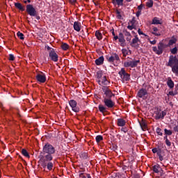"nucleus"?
Here are the masks:
<instances>
[{
  "instance_id": "nucleus-42",
  "label": "nucleus",
  "mask_w": 178,
  "mask_h": 178,
  "mask_svg": "<svg viewBox=\"0 0 178 178\" xmlns=\"http://www.w3.org/2000/svg\"><path fill=\"white\" fill-rule=\"evenodd\" d=\"M117 17L120 20L122 19V15H120V11L116 10Z\"/></svg>"
},
{
  "instance_id": "nucleus-28",
  "label": "nucleus",
  "mask_w": 178,
  "mask_h": 178,
  "mask_svg": "<svg viewBox=\"0 0 178 178\" xmlns=\"http://www.w3.org/2000/svg\"><path fill=\"white\" fill-rule=\"evenodd\" d=\"M159 169H161L159 165H156L153 167V172H154V173H159Z\"/></svg>"
},
{
  "instance_id": "nucleus-29",
  "label": "nucleus",
  "mask_w": 178,
  "mask_h": 178,
  "mask_svg": "<svg viewBox=\"0 0 178 178\" xmlns=\"http://www.w3.org/2000/svg\"><path fill=\"white\" fill-rule=\"evenodd\" d=\"M61 48L62 49H63L64 51H67V49H69V44H66V43H63L61 44Z\"/></svg>"
},
{
  "instance_id": "nucleus-13",
  "label": "nucleus",
  "mask_w": 178,
  "mask_h": 178,
  "mask_svg": "<svg viewBox=\"0 0 178 178\" xmlns=\"http://www.w3.org/2000/svg\"><path fill=\"white\" fill-rule=\"evenodd\" d=\"M104 105L107 106V108H113L115 106V102H113L111 99L104 98Z\"/></svg>"
},
{
  "instance_id": "nucleus-58",
  "label": "nucleus",
  "mask_w": 178,
  "mask_h": 178,
  "mask_svg": "<svg viewBox=\"0 0 178 178\" xmlns=\"http://www.w3.org/2000/svg\"><path fill=\"white\" fill-rule=\"evenodd\" d=\"M150 44H152V45H155V44H156V40L151 41Z\"/></svg>"
},
{
  "instance_id": "nucleus-63",
  "label": "nucleus",
  "mask_w": 178,
  "mask_h": 178,
  "mask_svg": "<svg viewBox=\"0 0 178 178\" xmlns=\"http://www.w3.org/2000/svg\"><path fill=\"white\" fill-rule=\"evenodd\" d=\"M164 140H165V141L166 140H168V135H165V136H164Z\"/></svg>"
},
{
  "instance_id": "nucleus-52",
  "label": "nucleus",
  "mask_w": 178,
  "mask_h": 178,
  "mask_svg": "<svg viewBox=\"0 0 178 178\" xmlns=\"http://www.w3.org/2000/svg\"><path fill=\"white\" fill-rule=\"evenodd\" d=\"M24 3H30L31 0H23Z\"/></svg>"
},
{
  "instance_id": "nucleus-25",
  "label": "nucleus",
  "mask_w": 178,
  "mask_h": 178,
  "mask_svg": "<svg viewBox=\"0 0 178 178\" xmlns=\"http://www.w3.org/2000/svg\"><path fill=\"white\" fill-rule=\"evenodd\" d=\"M113 5H118L119 6H123V0H112Z\"/></svg>"
},
{
  "instance_id": "nucleus-34",
  "label": "nucleus",
  "mask_w": 178,
  "mask_h": 178,
  "mask_svg": "<svg viewBox=\"0 0 178 178\" xmlns=\"http://www.w3.org/2000/svg\"><path fill=\"white\" fill-rule=\"evenodd\" d=\"M177 41V40H176L175 38L170 39L169 40L168 45L169 46L173 45V44H176Z\"/></svg>"
},
{
  "instance_id": "nucleus-9",
  "label": "nucleus",
  "mask_w": 178,
  "mask_h": 178,
  "mask_svg": "<svg viewBox=\"0 0 178 178\" xmlns=\"http://www.w3.org/2000/svg\"><path fill=\"white\" fill-rule=\"evenodd\" d=\"M166 111H161V110H157L154 112V118L156 120H159V119H163L165 116H166Z\"/></svg>"
},
{
  "instance_id": "nucleus-61",
  "label": "nucleus",
  "mask_w": 178,
  "mask_h": 178,
  "mask_svg": "<svg viewBox=\"0 0 178 178\" xmlns=\"http://www.w3.org/2000/svg\"><path fill=\"white\" fill-rule=\"evenodd\" d=\"M112 35H113V36H115V30H114V29H112Z\"/></svg>"
},
{
  "instance_id": "nucleus-38",
  "label": "nucleus",
  "mask_w": 178,
  "mask_h": 178,
  "mask_svg": "<svg viewBox=\"0 0 178 178\" xmlns=\"http://www.w3.org/2000/svg\"><path fill=\"white\" fill-rule=\"evenodd\" d=\"M17 35L20 40H24V35L21 32H17Z\"/></svg>"
},
{
  "instance_id": "nucleus-4",
  "label": "nucleus",
  "mask_w": 178,
  "mask_h": 178,
  "mask_svg": "<svg viewBox=\"0 0 178 178\" xmlns=\"http://www.w3.org/2000/svg\"><path fill=\"white\" fill-rule=\"evenodd\" d=\"M47 49L49 52V57L50 58L51 60H53V62H58V56L55 51V49L49 47V46L47 47Z\"/></svg>"
},
{
  "instance_id": "nucleus-55",
  "label": "nucleus",
  "mask_w": 178,
  "mask_h": 178,
  "mask_svg": "<svg viewBox=\"0 0 178 178\" xmlns=\"http://www.w3.org/2000/svg\"><path fill=\"white\" fill-rule=\"evenodd\" d=\"M174 131H177L178 133V124L174 127Z\"/></svg>"
},
{
  "instance_id": "nucleus-7",
  "label": "nucleus",
  "mask_w": 178,
  "mask_h": 178,
  "mask_svg": "<svg viewBox=\"0 0 178 178\" xmlns=\"http://www.w3.org/2000/svg\"><path fill=\"white\" fill-rule=\"evenodd\" d=\"M26 12L30 16L35 17L38 15L37 10H35L34 6L31 4H28L26 6Z\"/></svg>"
},
{
  "instance_id": "nucleus-10",
  "label": "nucleus",
  "mask_w": 178,
  "mask_h": 178,
  "mask_svg": "<svg viewBox=\"0 0 178 178\" xmlns=\"http://www.w3.org/2000/svg\"><path fill=\"white\" fill-rule=\"evenodd\" d=\"M106 59L110 63H113V62L120 60L119 55H118L116 53L112 54L111 56H107Z\"/></svg>"
},
{
  "instance_id": "nucleus-39",
  "label": "nucleus",
  "mask_w": 178,
  "mask_h": 178,
  "mask_svg": "<svg viewBox=\"0 0 178 178\" xmlns=\"http://www.w3.org/2000/svg\"><path fill=\"white\" fill-rule=\"evenodd\" d=\"M97 77L98 80L102 79V77H104V76H102V72H101V71L97 72Z\"/></svg>"
},
{
  "instance_id": "nucleus-23",
  "label": "nucleus",
  "mask_w": 178,
  "mask_h": 178,
  "mask_svg": "<svg viewBox=\"0 0 178 178\" xmlns=\"http://www.w3.org/2000/svg\"><path fill=\"white\" fill-rule=\"evenodd\" d=\"M95 63L98 66L102 65V63H104V56H100L99 58L96 59Z\"/></svg>"
},
{
  "instance_id": "nucleus-41",
  "label": "nucleus",
  "mask_w": 178,
  "mask_h": 178,
  "mask_svg": "<svg viewBox=\"0 0 178 178\" xmlns=\"http://www.w3.org/2000/svg\"><path fill=\"white\" fill-rule=\"evenodd\" d=\"M122 53L124 56H126L129 54V51L126 49H122Z\"/></svg>"
},
{
  "instance_id": "nucleus-20",
  "label": "nucleus",
  "mask_w": 178,
  "mask_h": 178,
  "mask_svg": "<svg viewBox=\"0 0 178 178\" xmlns=\"http://www.w3.org/2000/svg\"><path fill=\"white\" fill-rule=\"evenodd\" d=\"M15 6L17 8V9L22 10V12H24L25 10L24 6H23V5H22L20 3H15Z\"/></svg>"
},
{
  "instance_id": "nucleus-31",
  "label": "nucleus",
  "mask_w": 178,
  "mask_h": 178,
  "mask_svg": "<svg viewBox=\"0 0 178 178\" xmlns=\"http://www.w3.org/2000/svg\"><path fill=\"white\" fill-rule=\"evenodd\" d=\"M140 127H141L142 130H143V131L147 130V124L145 122H142L140 123Z\"/></svg>"
},
{
  "instance_id": "nucleus-47",
  "label": "nucleus",
  "mask_w": 178,
  "mask_h": 178,
  "mask_svg": "<svg viewBox=\"0 0 178 178\" xmlns=\"http://www.w3.org/2000/svg\"><path fill=\"white\" fill-rule=\"evenodd\" d=\"M122 38H124V36L123 35V33H120L118 35V40Z\"/></svg>"
},
{
  "instance_id": "nucleus-57",
  "label": "nucleus",
  "mask_w": 178,
  "mask_h": 178,
  "mask_svg": "<svg viewBox=\"0 0 178 178\" xmlns=\"http://www.w3.org/2000/svg\"><path fill=\"white\" fill-rule=\"evenodd\" d=\"M159 159L161 161H163V156H162V155L159 156Z\"/></svg>"
},
{
  "instance_id": "nucleus-16",
  "label": "nucleus",
  "mask_w": 178,
  "mask_h": 178,
  "mask_svg": "<svg viewBox=\"0 0 178 178\" xmlns=\"http://www.w3.org/2000/svg\"><path fill=\"white\" fill-rule=\"evenodd\" d=\"M97 82L99 84V86H108L109 81H108V79H106V76H104L100 79H97Z\"/></svg>"
},
{
  "instance_id": "nucleus-27",
  "label": "nucleus",
  "mask_w": 178,
  "mask_h": 178,
  "mask_svg": "<svg viewBox=\"0 0 178 178\" xmlns=\"http://www.w3.org/2000/svg\"><path fill=\"white\" fill-rule=\"evenodd\" d=\"M22 155H24V156H26V158H30L29 152H27V150H26L25 149H22Z\"/></svg>"
},
{
  "instance_id": "nucleus-37",
  "label": "nucleus",
  "mask_w": 178,
  "mask_h": 178,
  "mask_svg": "<svg viewBox=\"0 0 178 178\" xmlns=\"http://www.w3.org/2000/svg\"><path fill=\"white\" fill-rule=\"evenodd\" d=\"M104 140V138L102 137V136L99 135L96 136V141L97 143H99L101 141H102Z\"/></svg>"
},
{
  "instance_id": "nucleus-24",
  "label": "nucleus",
  "mask_w": 178,
  "mask_h": 178,
  "mask_svg": "<svg viewBox=\"0 0 178 178\" xmlns=\"http://www.w3.org/2000/svg\"><path fill=\"white\" fill-rule=\"evenodd\" d=\"M95 35L96 38H97L99 40H102V33H101V31H96Z\"/></svg>"
},
{
  "instance_id": "nucleus-54",
  "label": "nucleus",
  "mask_w": 178,
  "mask_h": 178,
  "mask_svg": "<svg viewBox=\"0 0 178 178\" xmlns=\"http://www.w3.org/2000/svg\"><path fill=\"white\" fill-rule=\"evenodd\" d=\"M140 15H141V10H138V11L136 13V17H139Z\"/></svg>"
},
{
  "instance_id": "nucleus-22",
  "label": "nucleus",
  "mask_w": 178,
  "mask_h": 178,
  "mask_svg": "<svg viewBox=\"0 0 178 178\" xmlns=\"http://www.w3.org/2000/svg\"><path fill=\"white\" fill-rule=\"evenodd\" d=\"M118 125L120 127H123V126L126 125V121L122 118L118 120Z\"/></svg>"
},
{
  "instance_id": "nucleus-59",
  "label": "nucleus",
  "mask_w": 178,
  "mask_h": 178,
  "mask_svg": "<svg viewBox=\"0 0 178 178\" xmlns=\"http://www.w3.org/2000/svg\"><path fill=\"white\" fill-rule=\"evenodd\" d=\"M114 40L116 41V40H119V36L115 35L114 36Z\"/></svg>"
},
{
  "instance_id": "nucleus-48",
  "label": "nucleus",
  "mask_w": 178,
  "mask_h": 178,
  "mask_svg": "<svg viewBox=\"0 0 178 178\" xmlns=\"http://www.w3.org/2000/svg\"><path fill=\"white\" fill-rule=\"evenodd\" d=\"M161 152H162V150L160 148H159L157 150V153H156L158 156L162 155V154H161Z\"/></svg>"
},
{
  "instance_id": "nucleus-3",
  "label": "nucleus",
  "mask_w": 178,
  "mask_h": 178,
  "mask_svg": "<svg viewBox=\"0 0 178 178\" xmlns=\"http://www.w3.org/2000/svg\"><path fill=\"white\" fill-rule=\"evenodd\" d=\"M39 163H40L41 166L43 169L47 168L48 170H52L54 169V163L51 162L52 159H47L44 157H39Z\"/></svg>"
},
{
  "instance_id": "nucleus-36",
  "label": "nucleus",
  "mask_w": 178,
  "mask_h": 178,
  "mask_svg": "<svg viewBox=\"0 0 178 178\" xmlns=\"http://www.w3.org/2000/svg\"><path fill=\"white\" fill-rule=\"evenodd\" d=\"M177 51H178L177 47H175L174 48L170 49V52L171 54H172V55H175V54H177Z\"/></svg>"
},
{
  "instance_id": "nucleus-32",
  "label": "nucleus",
  "mask_w": 178,
  "mask_h": 178,
  "mask_svg": "<svg viewBox=\"0 0 178 178\" xmlns=\"http://www.w3.org/2000/svg\"><path fill=\"white\" fill-rule=\"evenodd\" d=\"M147 8H152V6H154V1L148 0L147 2Z\"/></svg>"
},
{
  "instance_id": "nucleus-21",
  "label": "nucleus",
  "mask_w": 178,
  "mask_h": 178,
  "mask_svg": "<svg viewBox=\"0 0 178 178\" xmlns=\"http://www.w3.org/2000/svg\"><path fill=\"white\" fill-rule=\"evenodd\" d=\"M167 86H168L170 88H173V87H175V83L173 82V81H172V79H171V78H168V79Z\"/></svg>"
},
{
  "instance_id": "nucleus-26",
  "label": "nucleus",
  "mask_w": 178,
  "mask_h": 178,
  "mask_svg": "<svg viewBox=\"0 0 178 178\" xmlns=\"http://www.w3.org/2000/svg\"><path fill=\"white\" fill-rule=\"evenodd\" d=\"M119 42H120L121 47H126V40L124 38L118 39Z\"/></svg>"
},
{
  "instance_id": "nucleus-30",
  "label": "nucleus",
  "mask_w": 178,
  "mask_h": 178,
  "mask_svg": "<svg viewBox=\"0 0 178 178\" xmlns=\"http://www.w3.org/2000/svg\"><path fill=\"white\" fill-rule=\"evenodd\" d=\"M99 111L102 112V113H104V112H106V108L103 105H99Z\"/></svg>"
},
{
  "instance_id": "nucleus-8",
  "label": "nucleus",
  "mask_w": 178,
  "mask_h": 178,
  "mask_svg": "<svg viewBox=\"0 0 178 178\" xmlns=\"http://www.w3.org/2000/svg\"><path fill=\"white\" fill-rule=\"evenodd\" d=\"M152 51L153 52H155L156 55H162V54H163V43L160 42L158 44V47H153Z\"/></svg>"
},
{
  "instance_id": "nucleus-56",
  "label": "nucleus",
  "mask_w": 178,
  "mask_h": 178,
  "mask_svg": "<svg viewBox=\"0 0 178 178\" xmlns=\"http://www.w3.org/2000/svg\"><path fill=\"white\" fill-rule=\"evenodd\" d=\"M132 178H140V175L136 174V175H134Z\"/></svg>"
},
{
  "instance_id": "nucleus-45",
  "label": "nucleus",
  "mask_w": 178,
  "mask_h": 178,
  "mask_svg": "<svg viewBox=\"0 0 178 178\" xmlns=\"http://www.w3.org/2000/svg\"><path fill=\"white\" fill-rule=\"evenodd\" d=\"M131 24L132 26H135L134 24H136V18L135 17H133L132 18V20L131 21Z\"/></svg>"
},
{
  "instance_id": "nucleus-17",
  "label": "nucleus",
  "mask_w": 178,
  "mask_h": 178,
  "mask_svg": "<svg viewBox=\"0 0 178 178\" xmlns=\"http://www.w3.org/2000/svg\"><path fill=\"white\" fill-rule=\"evenodd\" d=\"M102 90L107 98H112L113 94H112V92L109 90V88L104 86L102 88Z\"/></svg>"
},
{
  "instance_id": "nucleus-49",
  "label": "nucleus",
  "mask_w": 178,
  "mask_h": 178,
  "mask_svg": "<svg viewBox=\"0 0 178 178\" xmlns=\"http://www.w3.org/2000/svg\"><path fill=\"white\" fill-rule=\"evenodd\" d=\"M152 152L153 154H156L158 152V148H154L152 149Z\"/></svg>"
},
{
  "instance_id": "nucleus-62",
  "label": "nucleus",
  "mask_w": 178,
  "mask_h": 178,
  "mask_svg": "<svg viewBox=\"0 0 178 178\" xmlns=\"http://www.w3.org/2000/svg\"><path fill=\"white\" fill-rule=\"evenodd\" d=\"M71 3H74L76 2V0H70Z\"/></svg>"
},
{
  "instance_id": "nucleus-35",
  "label": "nucleus",
  "mask_w": 178,
  "mask_h": 178,
  "mask_svg": "<svg viewBox=\"0 0 178 178\" xmlns=\"http://www.w3.org/2000/svg\"><path fill=\"white\" fill-rule=\"evenodd\" d=\"M164 133H165V136H172V134H173V132H172V131L168 130L167 129H164Z\"/></svg>"
},
{
  "instance_id": "nucleus-5",
  "label": "nucleus",
  "mask_w": 178,
  "mask_h": 178,
  "mask_svg": "<svg viewBox=\"0 0 178 178\" xmlns=\"http://www.w3.org/2000/svg\"><path fill=\"white\" fill-rule=\"evenodd\" d=\"M118 74H120V79L123 82L129 81V80H130V74L126 72V70H124V68H122Z\"/></svg>"
},
{
  "instance_id": "nucleus-1",
  "label": "nucleus",
  "mask_w": 178,
  "mask_h": 178,
  "mask_svg": "<svg viewBox=\"0 0 178 178\" xmlns=\"http://www.w3.org/2000/svg\"><path fill=\"white\" fill-rule=\"evenodd\" d=\"M55 154V147L49 143H47L43 147V153H41L39 158H44L45 159H54L52 154Z\"/></svg>"
},
{
  "instance_id": "nucleus-50",
  "label": "nucleus",
  "mask_w": 178,
  "mask_h": 178,
  "mask_svg": "<svg viewBox=\"0 0 178 178\" xmlns=\"http://www.w3.org/2000/svg\"><path fill=\"white\" fill-rule=\"evenodd\" d=\"M138 35H144V33H143V31H141L140 29H138Z\"/></svg>"
},
{
  "instance_id": "nucleus-19",
  "label": "nucleus",
  "mask_w": 178,
  "mask_h": 178,
  "mask_svg": "<svg viewBox=\"0 0 178 178\" xmlns=\"http://www.w3.org/2000/svg\"><path fill=\"white\" fill-rule=\"evenodd\" d=\"M125 37H127V41H131V33L130 32L127 31V30H124L123 31Z\"/></svg>"
},
{
  "instance_id": "nucleus-15",
  "label": "nucleus",
  "mask_w": 178,
  "mask_h": 178,
  "mask_svg": "<svg viewBox=\"0 0 178 178\" xmlns=\"http://www.w3.org/2000/svg\"><path fill=\"white\" fill-rule=\"evenodd\" d=\"M148 95V92L147 91V90L144 88L140 89L137 94L139 98H143V99H145L146 98L145 95Z\"/></svg>"
},
{
  "instance_id": "nucleus-12",
  "label": "nucleus",
  "mask_w": 178,
  "mask_h": 178,
  "mask_svg": "<svg viewBox=\"0 0 178 178\" xmlns=\"http://www.w3.org/2000/svg\"><path fill=\"white\" fill-rule=\"evenodd\" d=\"M130 45L133 48H138L140 47V39H138V37L135 36L131 42Z\"/></svg>"
},
{
  "instance_id": "nucleus-6",
  "label": "nucleus",
  "mask_w": 178,
  "mask_h": 178,
  "mask_svg": "<svg viewBox=\"0 0 178 178\" xmlns=\"http://www.w3.org/2000/svg\"><path fill=\"white\" fill-rule=\"evenodd\" d=\"M140 63V60H127L124 63V67H136Z\"/></svg>"
},
{
  "instance_id": "nucleus-2",
  "label": "nucleus",
  "mask_w": 178,
  "mask_h": 178,
  "mask_svg": "<svg viewBox=\"0 0 178 178\" xmlns=\"http://www.w3.org/2000/svg\"><path fill=\"white\" fill-rule=\"evenodd\" d=\"M167 66L172 68V72L178 76V59L175 56H170Z\"/></svg>"
},
{
  "instance_id": "nucleus-60",
  "label": "nucleus",
  "mask_w": 178,
  "mask_h": 178,
  "mask_svg": "<svg viewBox=\"0 0 178 178\" xmlns=\"http://www.w3.org/2000/svg\"><path fill=\"white\" fill-rule=\"evenodd\" d=\"M153 31H154V32L158 31V28H156V27L153 28Z\"/></svg>"
},
{
  "instance_id": "nucleus-11",
  "label": "nucleus",
  "mask_w": 178,
  "mask_h": 178,
  "mask_svg": "<svg viewBox=\"0 0 178 178\" xmlns=\"http://www.w3.org/2000/svg\"><path fill=\"white\" fill-rule=\"evenodd\" d=\"M35 77L37 81H38L39 83H44L47 81V76L42 72L38 73Z\"/></svg>"
},
{
  "instance_id": "nucleus-51",
  "label": "nucleus",
  "mask_w": 178,
  "mask_h": 178,
  "mask_svg": "<svg viewBox=\"0 0 178 178\" xmlns=\"http://www.w3.org/2000/svg\"><path fill=\"white\" fill-rule=\"evenodd\" d=\"M82 178H91V175H90V174H87L86 176H82Z\"/></svg>"
},
{
  "instance_id": "nucleus-64",
  "label": "nucleus",
  "mask_w": 178,
  "mask_h": 178,
  "mask_svg": "<svg viewBox=\"0 0 178 178\" xmlns=\"http://www.w3.org/2000/svg\"><path fill=\"white\" fill-rule=\"evenodd\" d=\"M169 95H173V92H169Z\"/></svg>"
},
{
  "instance_id": "nucleus-46",
  "label": "nucleus",
  "mask_w": 178,
  "mask_h": 178,
  "mask_svg": "<svg viewBox=\"0 0 178 178\" xmlns=\"http://www.w3.org/2000/svg\"><path fill=\"white\" fill-rule=\"evenodd\" d=\"M165 144L168 147H170V145H172V143L168 140V139H166Z\"/></svg>"
},
{
  "instance_id": "nucleus-44",
  "label": "nucleus",
  "mask_w": 178,
  "mask_h": 178,
  "mask_svg": "<svg viewBox=\"0 0 178 178\" xmlns=\"http://www.w3.org/2000/svg\"><path fill=\"white\" fill-rule=\"evenodd\" d=\"M9 60H15V56L13 54L9 55Z\"/></svg>"
},
{
  "instance_id": "nucleus-18",
  "label": "nucleus",
  "mask_w": 178,
  "mask_h": 178,
  "mask_svg": "<svg viewBox=\"0 0 178 178\" xmlns=\"http://www.w3.org/2000/svg\"><path fill=\"white\" fill-rule=\"evenodd\" d=\"M74 30L75 31H80L81 30V24L79 22H75L74 23Z\"/></svg>"
},
{
  "instance_id": "nucleus-40",
  "label": "nucleus",
  "mask_w": 178,
  "mask_h": 178,
  "mask_svg": "<svg viewBox=\"0 0 178 178\" xmlns=\"http://www.w3.org/2000/svg\"><path fill=\"white\" fill-rule=\"evenodd\" d=\"M156 133L159 135V136H163V133H162V129H161V128H156Z\"/></svg>"
},
{
  "instance_id": "nucleus-53",
  "label": "nucleus",
  "mask_w": 178,
  "mask_h": 178,
  "mask_svg": "<svg viewBox=\"0 0 178 178\" xmlns=\"http://www.w3.org/2000/svg\"><path fill=\"white\" fill-rule=\"evenodd\" d=\"M143 4H140V6H138V10H140V12L143 9Z\"/></svg>"
},
{
  "instance_id": "nucleus-14",
  "label": "nucleus",
  "mask_w": 178,
  "mask_h": 178,
  "mask_svg": "<svg viewBox=\"0 0 178 178\" xmlns=\"http://www.w3.org/2000/svg\"><path fill=\"white\" fill-rule=\"evenodd\" d=\"M72 111L74 112H79L80 111V108L77 107V102L74 100H70L69 102Z\"/></svg>"
},
{
  "instance_id": "nucleus-43",
  "label": "nucleus",
  "mask_w": 178,
  "mask_h": 178,
  "mask_svg": "<svg viewBox=\"0 0 178 178\" xmlns=\"http://www.w3.org/2000/svg\"><path fill=\"white\" fill-rule=\"evenodd\" d=\"M127 29H128L129 30H133V29H136V25H129V26H127Z\"/></svg>"
},
{
  "instance_id": "nucleus-33",
  "label": "nucleus",
  "mask_w": 178,
  "mask_h": 178,
  "mask_svg": "<svg viewBox=\"0 0 178 178\" xmlns=\"http://www.w3.org/2000/svg\"><path fill=\"white\" fill-rule=\"evenodd\" d=\"M152 24H161V21L157 17H154L152 20Z\"/></svg>"
}]
</instances>
